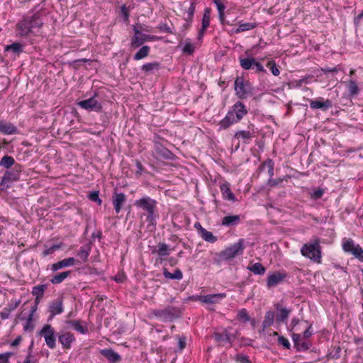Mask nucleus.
<instances>
[{"mask_svg": "<svg viewBox=\"0 0 363 363\" xmlns=\"http://www.w3.org/2000/svg\"><path fill=\"white\" fill-rule=\"evenodd\" d=\"M274 312L272 311H268L266 312L264 319L262 323L263 330L273 325L274 321Z\"/></svg>", "mask_w": 363, "mask_h": 363, "instance_id": "30", "label": "nucleus"}, {"mask_svg": "<svg viewBox=\"0 0 363 363\" xmlns=\"http://www.w3.org/2000/svg\"><path fill=\"white\" fill-rule=\"evenodd\" d=\"M21 303V300L15 301L9 304V306L3 309L0 312V316L1 319L5 320L9 318L11 311H14Z\"/></svg>", "mask_w": 363, "mask_h": 363, "instance_id": "26", "label": "nucleus"}, {"mask_svg": "<svg viewBox=\"0 0 363 363\" xmlns=\"http://www.w3.org/2000/svg\"><path fill=\"white\" fill-rule=\"evenodd\" d=\"M89 255V250L86 249L85 247L82 246L80 247L77 256L81 258L84 262L87 260V258Z\"/></svg>", "mask_w": 363, "mask_h": 363, "instance_id": "46", "label": "nucleus"}, {"mask_svg": "<svg viewBox=\"0 0 363 363\" xmlns=\"http://www.w3.org/2000/svg\"><path fill=\"white\" fill-rule=\"evenodd\" d=\"M163 274L166 279L180 280L183 278V274L179 269H176L173 273L169 272L167 269H164Z\"/></svg>", "mask_w": 363, "mask_h": 363, "instance_id": "33", "label": "nucleus"}, {"mask_svg": "<svg viewBox=\"0 0 363 363\" xmlns=\"http://www.w3.org/2000/svg\"><path fill=\"white\" fill-rule=\"evenodd\" d=\"M101 354L111 363H118L121 360V356L111 349L102 350H101Z\"/></svg>", "mask_w": 363, "mask_h": 363, "instance_id": "24", "label": "nucleus"}, {"mask_svg": "<svg viewBox=\"0 0 363 363\" xmlns=\"http://www.w3.org/2000/svg\"><path fill=\"white\" fill-rule=\"evenodd\" d=\"M195 47L193 44H191L190 42L186 43L184 48H183V52L187 54V55H192L194 52Z\"/></svg>", "mask_w": 363, "mask_h": 363, "instance_id": "53", "label": "nucleus"}, {"mask_svg": "<svg viewBox=\"0 0 363 363\" xmlns=\"http://www.w3.org/2000/svg\"><path fill=\"white\" fill-rule=\"evenodd\" d=\"M267 67L269 68L273 75L278 76L280 74V72L277 67V65L274 60L269 61L267 64Z\"/></svg>", "mask_w": 363, "mask_h": 363, "instance_id": "49", "label": "nucleus"}, {"mask_svg": "<svg viewBox=\"0 0 363 363\" xmlns=\"http://www.w3.org/2000/svg\"><path fill=\"white\" fill-rule=\"evenodd\" d=\"M279 344L283 345L286 349L290 348V343L289 340L283 336H279L278 338Z\"/></svg>", "mask_w": 363, "mask_h": 363, "instance_id": "58", "label": "nucleus"}, {"mask_svg": "<svg viewBox=\"0 0 363 363\" xmlns=\"http://www.w3.org/2000/svg\"><path fill=\"white\" fill-rule=\"evenodd\" d=\"M253 67H254V68L256 69V72H266L263 65L261 63L257 62L256 60L255 62Z\"/></svg>", "mask_w": 363, "mask_h": 363, "instance_id": "64", "label": "nucleus"}, {"mask_svg": "<svg viewBox=\"0 0 363 363\" xmlns=\"http://www.w3.org/2000/svg\"><path fill=\"white\" fill-rule=\"evenodd\" d=\"M346 88L350 96H354L359 94V89L357 82L352 79L346 83Z\"/></svg>", "mask_w": 363, "mask_h": 363, "instance_id": "29", "label": "nucleus"}, {"mask_svg": "<svg viewBox=\"0 0 363 363\" xmlns=\"http://www.w3.org/2000/svg\"><path fill=\"white\" fill-rule=\"evenodd\" d=\"M160 68V63L157 62H153L147 63L143 65L142 69L145 72H149L154 69H158Z\"/></svg>", "mask_w": 363, "mask_h": 363, "instance_id": "45", "label": "nucleus"}, {"mask_svg": "<svg viewBox=\"0 0 363 363\" xmlns=\"http://www.w3.org/2000/svg\"><path fill=\"white\" fill-rule=\"evenodd\" d=\"M235 91L238 99L243 100L253 94L250 82L242 77H238L235 80Z\"/></svg>", "mask_w": 363, "mask_h": 363, "instance_id": "5", "label": "nucleus"}, {"mask_svg": "<svg viewBox=\"0 0 363 363\" xmlns=\"http://www.w3.org/2000/svg\"><path fill=\"white\" fill-rule=\"evenodd\" d=\"M276 310L277 311V322L278 323H286L289 315L291 313L289 309L284 308L281 303H277L274 305Z\"/></svg>", "mask_w": 363, "mask_h": 363, "instance_id": "17", "label": "nucleus"}, {"mask_svg": "<svg viewBox=\"0 0 363 363\" xmlns=\"http://www.w3.org/2000/svg\"><path fill=\"white\" fill-rule=\"evenodd\" d=\"M33 347V342H31L30 345L28 349V355L26 357L25 360H28L29 363H37V359L35 356L32 354Z\"/></svg>", "mask_w": 363, "mask_h": 363, "instance_id": "48", "label": "nucleus"}, {"mask_svg": "<svg viewBox=\"0 0 363 363\" xmlns=\"http://www.w3.org/2000/svg\"><path fill=\"white\" fill-rule=\"evenodd\" d=\"M220 191L222 193L223 197L225 199L235 201L236 199L233 193L232 192L229 184L225 183L222 184L220 186Z\"/></svg>", "mask_w": 363, "mask_h": 363, "instance_id": "28", "label": "nucleus"}, {"mask_svg": "<svg viewBox=\"0 0 363 363\" xmlns=\"http://www.w3.org/2000/svg\"><path fill=\"white\" fill-rule=\"evenodd\" d=\"M34 12L32 15L26 14L16 24L17 35L27 37L29 35H36L43 26L40 11Z\"/></svg>", "mask_w": 363, "mask_h": 363, "instance_id": "1", "label": "nucleus"}, {"mask_svg": "<svg viewBox=\"0 0 363 363\" xmlns=\"http://www.w3.org/2000/svg\"><path fill=\"white\" fill-rule=\"evenodd\" d=\"M157 215L155 211H151L147 212L146 220L151 225H154L156 224Z\"/></svg>", "mask_w": 363, "mask_h": 363, "instance_id": "52", "label": "nucleus"}, {"mask_svg": "<svg viewBox=\"0 0 363 363\" xmlns=\"http://www.w3.org/2000/svg\"><path fill=\"white\" fill-rule=\"evenodd\" d=\"M152 314L163 322L173 321L181 316V311L174 306H167L163 309H155Z\"/></svg>", "mask_w": 363, "mask_h": 363, "instance_id": "6", "label": "nucleus"}, {"mask_svg": "<svg viewBox=\"0 0 363 363\" xmlns=\"http://www.w3.org/2000/svg\"><path fill=\"white\" fill-rule=\"evenodd\" d=\"M214 337L216 342L224 344L230 341V336L226 331L223 333H214Z\"/></svg>", "mask_w": 363, "mask_h": 363, "instance_id": "41", "label": "nucleus"}, {"mask_svg": "<svg viewBox=\"0 0 363 363\" xmlns=\"http://www.w3.org/2000/svg\"><path fill=\"white\" fill-rule=\"evenodd\" d=\"M77 261L74 257H69L64 259L60 262L54 263L51 265V269L53 272H56L59 269H63L67 267L74 265Z\"/></svg>", "mask_w": 363, "mask_h": 363, "instance_id": "19", "label": "nucleus"}, {"mask_svg": "<svg viewBox=\"0 0 363 363\" xmlns=\"http://www.w3.org/2000/svg\"><path fill=\"white\" fill-rule=\"evenodd\" d=\"M99 191H92L89 194L88 198L89 199V200L97 203L99 205H101L102 203V201L99 198Z\"/></svg>", "mask_w": 363, "mask_h": 363, "instance_id": "50", "label": "nucleus"}, {"mask_svg": "<svg viewBox=\"0 0 363 363\" xmlns=\"http://www.w3.org/2000/svg\"><path fill=\"white\" fill-rule=\"evenodd\" d=\"M154 150L157 155V157L163 160H173L174 155L165 147L160 142L155 141L154 143Z\"/></svg>", "mask_w": 363, "mask_h": 363, "instance_id": "10", "label": "nucleus"}, {"mask_svg": "<svg viewBox=\"0 0 363 363\" xmlns=\"http://www.w3.org/2000/svg\"><path fill=\"white\" fill-rule=\"evenodd\" d=\"M77 105L87 111L99 112L102 109L101 104L95 99L94 96L80 101L77 103Z\"/></svg>", "mask_w": 363, "mask_h": 363, "instance_id": "11", "label": "nucleus"}, {"mask_svg": "<svg viewBox=\"0 0 363 363\" xmlns=\"http://www.w3.org/2000/svg\"><path fill=\"white\" fill-rule=\"evenodd\" d=\"M301 335L300 334H293L292 335V340L294 343V347L296 348L298 351H305L308 350L310 347V344L307 342H302V343H300L301 341Z\"/></svg>", "mask_w": 363, "mask_h": 363, "instance_id": "27", "label": "nucleus"}, {"mask_svg": "<svg viewBox=\"0 0 363 363\" xmlns=\"http://www.w3.org/2000/svg\"><path fill=\"white\" fill-rule=\"evenodd\" d=\"M225 296L226 294L225 293L208 294L205 296H201L199 297V300L202 303H216L218 302L219 300L225 298Z\"/></svg>", "mask_w": 363, "mask_h": 363, "instance_id": "20", "label": "nucleus"}, {"mask_svg": "<svg viewBox=\"0 0 363 363\" xmlns=\"http://www.w3.org/2000/svg\"><path fill=\"white\" fill-rule=\"evenodd\" d=\"M58 339L63 348L65 349L71 348L72 343L75 340L74 335L69 332H66L62 335H60Z\"/></svg>", "mask_w": 363, "mask_h": 363, "instance_id": "21", "label": "nucleus"}, {"mask_svg": "<svg viewBox=\"0 0 363 363\" xmlns=\"http://www.w3.org/2000/svg\"><path fill=\"white\" fill-rule=\"evenodd\" d=\"M48 311L50 313L48 320H51L56 315L62 313V300L60 298H57L55 301H52L49 306Z\"/></svg>", "mask_w": 363, "mask_h": 363, "instance_id": "15", "label": "nucleus"}, {"mask_svg": "<svg viewBox=\"0 0 363 363\" xmlns=\"http://www.w3.org/2000/svg\"><path fill=\"white\" fill-rule=\"evenodd\" d=\"M332 106V101L329 99L323 101V99L320 98L318 100L310 101V107L312 109H322L323 111H326Z\"/></svg>", "mask_w": 363, "mask_h": 363, "instance_id": "18", "label": "nucleus"}, {"mask_svg": "<svg viewBox=\"0 0 363 363\" xmlns=\"http://www.w3.org/2000/svg\"><path fill=\"white\" fill-rule=\"evenodd\" d=\"M214 4L217 6V9L218 11V13H221L222 11H224L225 6V5L221 2V0H214Z\"/></svg>", "mask_w": 363, "mask_h": 363, "instance_id": "61", "label": "nucleus"}, {"mask_svg": "<svg viewBox=\"0 0 363 363\" xmlns=\"http://www.w3.org/2000/svg\"><path fill=\"white\" fill-rule=\"evenodd\" d=\"M158 249L156 251H153L152 253H157L160 257H164L169 255V246L165 243L160 242L158 244Z\"/></svg>", "mask_w": 363, "mask_h": 363, "instance_id": "39", "label": "nucleus"}, {"mask_svg": "<svg viewBox=\"0 0 363 363\" xmlns=\"http://www.w3.org/2000/svg\"><path fill=\"white\" fill-rule=\"evenodd\" d=\"M13 354V353L10 352L0 354V363H9V358Z\"/></svg>", "mask_w": 363, "mask_h": 363, "instance_id": "54", "label": "nucleus"}, {"mask_svg": "<svg viewBox=\"0 0 363 363\" xmlns=\"http://www.w3.org/2000/svg\"><path fill=\"white\" fill-rule=\"evenodd\" d=\"M244 249V240L240 239L236 243H234L219 252L218 255L219 257L218 262L230 260L238 255H242Z\"/></svg>", "mask_w": 363, "mask_h": 363, "instance_id": "4", "label": "nucleus"}, {"mask_svg": "<svg viewBox=\"0 0 363 363\" xmlns=\"http://www.w3.org/2000/svg\"><path fill=\"white\" fill-rule=\"evenodd\" d=\"M150 47L147 46V45H144L143 46L138 52H137L135 53V55H134V60H140L141 59H143L145 58V57H147L148 55H149V52H150Z\"/></svg>", "mask_w": 363, "mask_h": 363, "instance_id": "38", "label": "nucleus"}, {"mask_svg": "<svg viewBox=\"0 0 363 363\" xmlns=\"http://www.w3.org/2000/svg\"><path fill=\"white\" fill-rule=\"evenodd\" d=\"M32 319H33L32 317H30V316L28 317V320L23 327V328L26 331H27V330L32 331L33 330L34 325L32 323Z\"/></svg>", "mask_w": 363, "mask_h": 363, "instance_id": "60", "label": "nucleus"}, {"mask_svg": "<svg viewBox=\"0 0 363 363\" xmlns=\"http://www.w3.org/2000/svg\"><path fill=\"white\" fill-rule=\"evenodd\" d=\"M274 163L272 159H267L265 162H264L262 164V168L267 167L268 169L270 168H274Z\"/></svg>", "mask_w": 363, "mask_h": 363, "instance_id": "63", "label": "nucleus"}, {"mask_svg": "<svg viewBox=\"0 0 363 363\" xmlns=\"http://www.w3.org/2000/svg\"><path fill=\"white\" fill-rule=\"evenodd\" d=\"M0 133L5 135L16 134L18 129L13 124L0 120Z\"/></svg>", "mask_w": 363, "mask_h": 363, "instance_id": "23", "label": "nucleus"}, {"mask_svg": "<svg viewBox=\"0 0 363 363\" xmlns=\"http://www.w3.org/2000/svg\"><path fill=\"white\" fill-rule=\"evenodd\" d=\"M47 289L46 284L35 286L32 289V294L35 297H43L44 292Z\"/></svg>", "mask_w": 363, "mask_h": 363, "instance_id": "42", "label": "nucleus"}, {"mask_svg": "<svg viewBox=\"0 0 363 363\" xmlns=\"http://www.w3.org/2000/svg\"><path fill=\"white\" fill-rule=\"evenodd\" d=\"M135 35L131 41V46L133 48H138L142 45L148 38H151L149 35L143 34L136 26H134Z\"/></svg>", "mask_w": 363, "mask_h": 363, "instance_id": "16", "label": "nucleus"}, {"mask_svg": "<svg viewBox=\"0 0 363 363\" xmlns=\"http://www.w3.org/2000/svg\"><path fill=\"white\" fill-rule=\"evenodd\" d=\"M157 203V202L155 199H152L149 196H145L136 200L134 205L138 208H143L144 211L149 212L156 210Z\"/></svg>", "mask_w": 363, "mask_h": 363, "instance_id": "9", "label": "nucleus"}, {"mask_svg": "<svg viewBox=\"0 0 363 363\" xmlns=\"http://www.w3.org/2000/svg\"><path fill=\"white\" fill-rule=\"evenodd\" d=\"M40 335L43 336L48 347L54 349L56 346V338L54 328L49 324L45 325L40 331Z\"/></svg>", "mask_w": 363, "mask_h": 363, "instance_id": "8", "label": "nucleus"}, {"mask_svg": "<svg viewBox=\"0 0 363 363\" xmlns=\"http://www.w3.org/2000/svg\"><path fill=\"white\" fill-rule=\"evenodd\" d=\"M126 201V196L123 193L115 192L112 196V203L116 214L119 213Z\"/></svg>", "mask_w": 363, "mask_h": 363, "instance_id": "14", "label": "nucleus"}, {"mask_svg": "<svg viewBox=\"0 0 363 363\" xmlns=\"http://www.w3.org/2000/svg\"><path fill=\"white\" fill-rule=\"evenodd\" d=\"M6 50H12L14 53H19L22 51V45L19 43H13L11 45H7Z\"/></svg>", "mask_w": 363, "mask_h": 363, "instance_id": "47", "label": "nucleus"}, {"mask_svg": "<svg viewBox=\"0 0 363 363\" xmlns=\"http://www.w3.org/2000/svg\"><path fill=\"white\" fill-rule=\"evenodd\" d=\"M342 249L345 252L352 254L355 257L363 262V250L359 245H355L352 239L345 240L342 242Z\"/></svg>", "mask_w": 363, "mask_h": 363, "instance_id": "7", "label": "nucleus"}, {"mask_svg": "<svg viewBox=\"0 0 363 363\" xmlns=\"http://www.w3.org/2000/svg\"><path fill=\"white\" fill-rule=\"evenodd\" d=\"M247 269L255 274L258 275H262L266 272V268L259 262L247 266Z\"/></svg>", "mask_w": 363, "mask_h": 363, "instance_id": "31", "label": "nucleus"}, {"mask_svg": "<svg viewBox=\"0 0 363 363\" xmlns=\"http://www.w3.org/2000/svg\"><path fill=\"white\" fill-rule=\"evenodd\" d=\"M16 162L13 157L5 155L0 160V166L4 168L9 169L12 166H15Z\"/></svg>", "mask_w": 363, "mask_h": 363, "instance_id": "35", "label": "nucleus"}, {"mask_svg": "<svg viewBox=\"0 0 363 363\" xmlns=\"http://www.w3.org/2000/svg\"><path fill=\"white\" fill-rule=\"evenodd\" d=\"M200 235L204 240L211 243H214L217 240V238L214 236L211 232L208 231L206 229H203Z\"/></svg>", "mask_w": 363, "mask_h": 363, "instance_id": "43", "label": "nucleus"}, {"mask_svg": "<svg viewBox=\"0 0 363 363\" xmlns=\"http://www.w3.org/2000/svg\"><path fill=\"white\" fill-rule=\"evenodd\" d=\"M287 274L285 272H275L267 277V286L268 288L274 287L283 282L286 278Z\"/></svg>", "mask_w": 363, "mask_h": 363, "instance_id": "13", "label": "nucleus"}, {"mask_svg": "<svg viewBox=\"0 0 363 363\" xmlns=\"http://www.w3.org/2000/svg\"><path fill=\"white\" fill-rule=\"evenodd\" d=\"M323 194V190L321 189H318L313 191V193L312 194V197L314 199H318L322 197Z\"/></svg>", "mask_w": 363, "mask_h": 363, "instance_id": "62", "label": "nucleus"}, {"mask_svg": "<svg viewBox=\"0 0 363 363\" xmlns=\"http://www.w3.org/2000/svg\"><path fill=\"white\" fill-rule=\"evenodd\" d=\"M121 13L123 16L124 21L128 22L129 21L130 11H129L128 8H127L125 6V5H123L121 7Z\"/></svg>", "mask_w": 363, "mask_h": 363, "instance_id": "55", "label": "nucleus"}, {"mask_svg": "<svg viewBox=\"0 0 363 363\" xmlns=\"http://www.w3.org/2000/svg\"><path fill=\"white\" fill-rule=\"evenodd\" d=\"M71 271H66L59 273L52 277L50 282L53 284H58L62 283L67 277L71 274Z\"/></svg>", "mask_w": 363, "mask_h": 363, "instance_id": "34", "label": "nucleus"}, {"mask_svg": "<svg viewBox=\"0 0 363 363\" xmlns=\"http://www.w3.org/2000/svg\"><path fill=\"white\" fill-rule=\"evenodd\" d=\"M282 181H283V179H281V178H279L277 179L269 178L268 180V185L270 187H274V186H278L279 184H280L282 182Z\"/></svg>", "mask_w": 363, "mask_h": 363, "instance_id": "59", "label": "nucleus"}, {"mask_svg": "<svg viewBox=\"0 0 363 363\" xmlns=\"http://www.w3.org/2000/svg\"><path fill=\"white\" fill-rule=\"evenodd\" d=\"M238 319L244 323L251 320V318L245 308H242L238 311Z\"/></svg>", "mask_w": 363, "mask_h": 363, "instance_id": "44", "label": "nucleus"}, {"mask_svg": "<svg viewBox=\"0 0 363 363\" xmlns=\"http://www.w3.org/2000/svg\"><path fill=\"white\" fill-rule=\"evenodd\" d=\"M257 27V23H240L238 27L235 30V33H239L241 32L247 31L252 30Z\"/></svg>", "mask_w": 363, "mask_h": 363, "instance_id": "40", "label": "nucleus"}, {"mask_svg": "<svg viewBox=\"0 0 363 363\" xmlns=\"http://www.w3.org/2000/svg\"><path fill=\"white\" fill-rule=\"evenodd\" d=\"M301 255L316 263L321 262V247L320 240L315 238L311 242L305 243L301 249Z\"/></svg>", "mask_w": 363, "mask_h": 363, "instance_id": "3", "label": "nucleus"}, {"mask_svg": "<svg viewBox=\"0 0 363 363\" xmlns=\"http://www.w3.org/2000/svg\"><path fill=\"white\" fill-rule=\"evenodd\" d=\"M240 64L242 68L244 69L248 70L250 69H254V64L255 62V58L254 57H247V58H239Z\"/></svg>", "mask_w": 363, "mask_h": 363, "instance_id": "32", "label": "nucleus"}, {"mask_svg": "<svg viewBox=\"0 0 363 363\" xmlns=\"http://www.w3.org/2000/svg\"><path fill=\"white\" fill-rule=\"evenodd\" d=\"M235 361L238 363H251L248 357L241 354H237L235 356Z\"/></svg>", "mask_w": 363, "mask_h": 363, "instance_id": "57", "label": "nucleus"}, {"mask_svg": "<svg viewBox=\"0 0 363 363\" xmlns=\"http://www.w3.org/2000/svg\"><path fill=\"white\" fill-rule=\"evenodd\" d=\"M195 9H196L195 3L192 2L191 4L190 7L187 10V12H186L187 15H186V17H185V21H192L193 16H194V14L195 12Z\"/></svg>", "mask_w": 363, "mask_h": 363, "instance_id": "51", "label": "nucleus"}, {"mask_svg": "<svg viewBox=\"0 0 363 363\" xmlns=\"http://www.w3.org/2000/svg\"><path fill=\"white\" fill-rule=\"evenodd\" d=\"M255 131L252 130H238L234 135V138L242 140L244 143L248 144L250 140L254 137Z\"/></svg>", "mask_w": 363, "mask_h": 363, "instance_id": "22", "label": "nucleus"}, {"mask_svg": "<svg viewBox=\"0 0 363 363\" xmlns=\"http://www.w3.org/2000/svg\"><path fill=\"white\" fill-rule=\"evenodd\" d=\"M67 323L72 325L77 331L82 334H86L88 332L87 328L82 325L79 320H68Z\"/></svg>", "mask_w": 363, "mask_h": 363, "instance_id": "36", "label": "nucleus"}, {"mask_svg": "<svg viewBox=\"0 0 363 363\" xmlns=\"http://www.w3.org/2000/svg\"><path fill=\"white\" fill-rule=\"evenodd\" d=\"M60 247V246L59 245H54L51 246L50 247L45 250L43 252V255L44 257H45L47 255H51V254L54 253Z\"/></svg>", "mask_w": 363, "mask_h": 363, "instance_id": "56", "label": "nucleus"}, {"mask_svg": "<svg viewBox=\"0 0 363 363\" xmlns=\"http://www.w3.org/2000/svg\"><path fill=\"white\" fill-rule=\"evenodd\" d=\"M22 171V166L19 164H15V166L10 170L6 171L3 177L2 182H13L17 181L19 179V174Z\"/></svg>", "mask_w": 363, "mask_h": 363, "instance_id": "12", "label": "nucleus"}, {"mask_svg": "<svg viewBox=\"0 0 363 363\" xmlns=\"http://www.w3.org/2000/svg\"><path fill=\"white\" fill-rule=\"evenodd\" d=\"M247 113L245 105L240 101H237L228 111L225 117L220 121V127L226 129L234 123L240 121Z\"/></svg>", "mask_w": 363, "mask_h": 363, "instance_id": "2", "label": "nucleus"}, {"mask_svg": "<svg viewBox=\"0 0 363 363\" xmlns=\"http://www.w3.org/2000/svg\"><path fill=\"white\" fill-rule=\"evenodd\" d=\"M210 21H211V9L209 8H206L204 10V13L203 15L202 18V30H206L207 28L210 25Z\"/></svg>", "mask_w": 363, "mask_h": 363, "instance_id": "37", "label": "nucleus"}, {"mask_svg": "<svg viewBox=\"0 0 363 363\" xmlns=\"http://www.w3.org/2000/svg\"><path fill=\"white\" fill-rule=\"evenodd\" d=\"M240 222V216L239 215H230L224 216L222 218L221 224L224 226L230 227L239 224Z\"/></svg>", "mask_w": 363, "mask_h": 363, "instance_id": "25", "label": "nucleus"}]
</instances>
